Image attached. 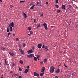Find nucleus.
I'll return each instance as SVG.
<instances>
[{"label": "nucleus", "mask_w": 78, "mask_h": 78, "mask_svg": "<svg viewBox=\"0 0 78 78\" xmlns=\"http://www.w3.org/2000/svg\"><path fill=\"white\" fill-rule=\"evenodd\" d=\"M42 16H44V15H43V14H41L40 16V17H42Z\"/></svg>", "instance_id": "79ce46f5"}, {"label": "nucleus", "mask_w": 78, "mask_h": 78, "mask_svg": "<svg viewBox=\"0 0 78 78\" xmlns=\"http://www.w3.org/2000/svg\"><path fill=\"white\" fill-rule=\"evenodd\" d=\"M54 27H55V26H51V28H53Z\"/></svg>", "instance_id": "3c124183"}, {"label": "nucleus", "mask_w": 78, "mask_h": 78, "mask_svg": "<svg viewBox=\"0 0 78 78\" xmlns=\"http://www.w3.org/2000/svg\"><path fill=\"white\" fill-rule=\"evenodd\" d=\"M19 76V75L18 74H16L15 73L13 74L12 75V77H14V76H15L16 77V76Z\"/></svg>", "instance_id": "0eeeda50"}, {"label": "nucleus", "mask_w": 78, "mask_h": 78, "mask_svg": "<svg viewBox=\"0 0 78 78\" xmlns=\"http://www.w3.org/2000/svg\"><path fill=\"white\" fill-rule=\"evenodd\" d=\"M9 55H11V56H13L14 55V54L13 53H12L11 52H9Z\"/></svg>", "instance_id": "f3484780"}, {"label": "nucleus", "mask_w": 78, "mask_h": 78, "mask_svg": "<svg viewBox=\"0 0 78 78\" xmlns=\"http://www.w3.org/2000/svg\"><path fill=\"white\" fill-rule=\"evenodd\" d=\"M41 27V25L40 24H38L37 25V28H39Z\"/></svg>", "instance_id": "a211bd4d"}, {"label": "nucleus", "mask_w": 78, "mask_h": 78, "mask_svg": "<svg viewBox=\"0 0 78 78\" xmlns=\"http://www.w3.org/2000/svg\"><path fill=\"white\" fill-rule=\"evenodd\" d=\"M34 22H36V18L34 19Z\"/></svg>", "instance_id": "f704fd0d"}, {"label": "nucleus", "mask_w": 78, "mask_h": 78, "mask_svg": "<svg viewBox=\"0 0 78 78\" xmlns=\"http://www.w3.org/2000/svg\"><path fill=\"white\" fill-rule=\"evenodd\" d=\"M27 29L29 31H31V26L28 27Z\"/></svg>", "instance_id": "9d476101"}, {"label": "nucleus", "mask_w": 78, "mask_h": 78, "mask_svg": "<svg viewBox=\"0 0 78 78\" xmlns=\"http://www.w3.org/2000/svg\"><path fill=\"white\" fill-rule=\"evenodd\" d=\"M55 78H58V76H56L55 77Z\"/></svg>", "instance_id": "5fc2aeb1"}, {"label": "nucleus", "mask_w": 78, "mask_h": 78, "mask_svg": "<svg viewBox=\"0 0 78 78\" xmlns=\"http://www.w3.org/2000/svg\"><path fill=\"white\" fill-rule=\"evenodd\" d=\"M44 72L40 73V76H44Z\"/></svg>", "instance_id": "1a4fd4ad"}, {"label": "nucleus", "mask_w": 78, "mask_h": 78, "mask_svg": "<svg viewBox=\"0 0 78 78\" xmlns=\"http://www.w3.org/2000/svg\"><path fill=\"white\" fill-rule=\"evenodd\" d=\"M9 27H14V25L13 22H12L11 23H10V25H9Z\"/></svg>", "instance_id": "20e7f679"}, {"label": "nucleus", "mask_w": 78, "mask_h": 78, "mask_svg": "<svg viewBox=\"0 0 78 78\" xmlns=\"http://www.w3.org/2000/svg\"><path fill=\"white\" fill-rule=\"evenodd\" d=\"M13 36H15V34H13Z\"/></svg>", "instance_id": "052dcab7"}, {"label": "nucleus", "mask_w": 78, "mask_h": 78, "mask_svg": "<svg viewBox=\"0 0 78 78\" xmlns=\"http://www.w3.org/2000/svg\"><path fill=\"white\" fill-rule=\"evenodd\" d=\"M37 4V5L39 6H41V3H40L39 2H37V4Z\"/></svg>", "instance_id": "f8f14e48"}, {"label": "nucleus", "mask_w": 78, "mask_h": 78, "mask_svg": "<svg viewBox=\"0 0 78 78\" xmlns=\"http://www.w3.org/2000/svg\"><path fill=\"white\" fill-rule=\"evenodd\" d=\"M12 27H10V31H12Z\"/></svg>", "instance_id": "393cba45"}, {"label": "nucleus", "mask_w": 78, "mask_h": 78, "mask_svg": "<svg viewBox=\"0 0 78 78\" xmlns=\"http://www.w3.org/2000/svg\"><path fill=\"white\" fill-rule=\"evenodd\" d=\"M19 70H20V71H22V69H21V68L19 67Z\"/></svg>", "instance_id": "c85d7f7f"}, {"label": "nucleus", "mask_w": 78, "mask_h": 78, "mask_svg": "<svg viewBox=\"0 0 78 78\" xmlns=\"http://www.w3.org/2000/svg\"><path fill=\"white\" fill-rule=\"evenodd\" d=\"M44 28L45 29H46V30H47V29H48V28H47V26H46L44 27Z\"/></svg>", "instance_id": "e433bc0d"}, {"label": "nucleus", "mask_w": 78, "mask_h": 78, "mask_svg": "<svg viewBox=\"0 0 78 78\" xmlns=\"http://www.w3.org/2000/svg\"><path fill=\"white\" fill-rule=\"evenodd\" d=\"M33 34V31H31L30 32V34Z\"/></svg>", "instance_id": "58836bf2"}, {"label": "nucleus", "mask_w": 78, "mask_h": 78, "mask_svg": "<svg viewBox=\"0 0 78 78\" xmlns=\"http://www.w3.org/2000/svg\"><path fill=\"white\" fill-rule=\"evenodd\" d=\"M32 49L34 50H35V48H34V47L33 46L32 47Z\"/></svg>", "instance_id": "a19ab883"}, {"label": "nucleus", "mask_w": 78, "mask_h": 78, "mask_svg": "<svg viewBox=\"0 0 78 78\" xmlns=\"http://www.w3.org/2000/svg\"><path fill=\"white\" fill-rule=\"evenodd\" d=\"M1 50H2L3 51H5V48L2 47L1 48Z\"/></svg>", "instance_id": "a878e982"}, {"label": "nucleus", "mask_w": 78, "mask_h": 78, "mask_svg": "<svg viewBox=\"0 0 78 78\" xmlns=\"http://www.w3.org/2000/svg\"><path fill=\"white\" fill-rule=\"evenodd\" d=\"M40 3H41V1H40Z\"/></svg>", "instance_id": "69168bd1"}, {"label": "nucleus", "mask_w": 78, "mask_h": 78, "mask_svg": "<svg viewBox=\"0 0 78 78\" xmlns=\"http://www.w3.org/2000/svg\"><path fill=\"white\" fill-rule=\"evenodd\" d=\"M38 60H39V58H38Z\"/></svg>", "instance_id": "0e129e2a"}, {"label": "nucleus", "mask_w": 78, "mask_h": 78, "mask_svg": "<svg viewBox=\"0 0 78 78\" xmlns=\"http://www.w3.org/2000/svg\"><path fill=\"white\" fill-rule=\"evenodd\" d=\"M46 5H47V4H48V2H46Z\"/></svg>", "instance_id": "4d7b16f0"}, {"label": "nucleus", "mask_w": 78, "mask_h": 78, "mask_svg": "<svg viewBox=\"0 0 78 78\" xmlns=\"http://www.w3.org/2000/svg\"><path fill=\"white\" fill-rule=\"evenodd\" d=\"M60 53H62V51H60Z\"/></svg>", "instance_id": "864d4df0"}, {"label": "nucleus", "mask_w": 78, "mask_h": 78, "mask_svg": "<svg viewBox=\"0 0 78 78\" xmlns=\"http://www.w3.org/2000/svg\"><path fill=\"white\" fill-rule=\"evenodd\" d=\"M27 57H28V58H31L32 57H34V55L33 54H30L28 55Z\"/></svg>", "instance_id": "7ed1b4c3"}, {"label": "nucleus", "mask_w": 78, "mask_h": 78, "mask_svg": "<svg viewBox=\"0 0 78 78\" xmlns=\"http://www.w3.org/2000/svg\"><path fill=\"white\" fill-rule=\"evenodd\" d=\"M38 48H41L42 47V44H38L37 46Z\"/></svg>", "instance_id": "4468645a"}, {"label": "nucleus", "mask_w": 78, "mask_h": 78, "mask_svg": "<svg viewBox=\"0 0 78 78\" xmlns=\"http://www.w3.org/2000/svg\"><path fill=\"white\" fill-rule=\"evenodd\" d=\"M60 12H61V10H58V11H57V13H59Z\"/></svg>", "instance_id": "cd10ccee"}, {"label": "nucleus", "mask_w": 78, "mask_h": 78, "mask_svg": "<svg viewBox=\"0 0 78 78\" xmlns=\"http://www.w3.org/2000/svg\"><path fill=\"white\" fill-rule=\"evenodd\" d=\"M55 2L56 3H58V0H55Z\"/></svg>", "instance_id": "4c0bfd02"}, {"label": "nucleus", "mask_w": 78, "mask_h": 78, "mask_svg": "<svg viewBox=\"0 0 78 78\" xmlns=\"http://www.w3.org/2000/svg\"><path fill=\"white\" fill-rule=\"evenodd\" d=\"M30 34H28V36H31Z\"/></svg>", "instance_id": "13d9d810"}, {"label": "nucleus", "mask_w": 78, "mask_h": 78, "mask_svg": "<svg viewBox=\"0 0 78 78\" xmlns=\"http://www.w3.org/2000/svg\"><path fill=\"white\" fill-rule=\"evenodd\" d=\"M62 8L63 9H66V6L63 5L62 6Z\"/></svg>", "instance_id": "6e6552de"}, {"label": "nucleus", "mask_w": 78, "mask_h": 78, "mask_svg": "<svg viewBox=\"0 0 78 78\" xmlns=\"http://www.w3.org/2000/svg\"><path fill=\"white\" fill-rule=\"evenodd\" d=\"M55 70V67L52 66L50 69V72L51 73H53Z\"/></svg>", "instance_id": "f03ea898"}, {"label": "nucleus", "mask_w": 78, "mask_h": 78, "mask_svg": "<svg viewBox=\"0 0 78 78\" xmlns=\"http://www.w3.org/2000/svg\"><path fill=\"white\" fill-rule=\"evenodd\" d=\"M16 41H19V39H18V38H16Z\"/></svg>", "instance_id": "49530a36"}, {"label": "nucleus", "mask_w": 78, "mask_h": 78, "mask_svg": "<svg viewBox=\"0 0 78 78\" xmlns=\"http://www.w3.org/2000/svg\"><path fill=\"white\" fill-rule=\"evenodd\" d=\"M12 7H13V6H12V5H11L10 6V8H12Z\"/></svg>", "instance_id": "37998d69"}, {"label": "nucleus", "mask_w": 78, "mask_h": 78, "mask_svg": "<svg viewBox=\"0 0 78 78\" xmlns=\"http://www.w3.org/2000/svg\"><path fill=\"white\" fill-rule=\"evenodd\" d=\"M0 65H1V63H0Z\"/></svg>", "instance_id": "338daca9"}, {"label": "nucleus", "mask_w": 78, "mask_h": 78, "mask_svg": "<svg viewBox=\"0 0 78 78\" xmlns=\"http://www.w3.org/2000/svg\"><path fill=\"white\" fill-rule=\"evenodd\" d=\"M64 66H65V67H67V66H66L65 64L64 65Z\"/></svg>", "instance_id": "c03bdc74"}, {"label": "nucleus", "mask_w": 78, "mask_h": 78, "mask_svg": "<svg viewBox=\"0 0 78 78\" xmlns=\"http://www.w3.org/2000/svg\"><path fill=\"white\" fill-rule=\"evenodd\" d=\"M44 62H47V60L46 58H45L44 60Z\"/></svg>", "instance_id": "c9c22d12"}, {"label": "nucleus", "mask_w": 78, "mask_h": 78, "mask_svg": "<svg viewBox=\"0 0 78 78\" xmlns=\"http://www.w3.org/2000/svg\"><path fill=\"white\" fill-rule=\"evenodd\" d=\"M40 50L41 51V50H42V49H40Z\"/></svg>", "instance_id": "e2e57ef3"}, {"label": "nucleus", "mask_w": 78, "mask_h": 78, "mask_svg": "<svg viewBox=\"0 0 78 78\" xmlns=\"http://www.w3.org/2000/svg\"><path fill=\"white\" fill-rule=\"evenodd\" d=\"M5 61V64L6 65H8V63H7V62H6V58H5L4 59Z\"/></svg>", "instance_id": "412c9836"}, {"label": "nucleus", "mask_w": 78, "mask_h": 78, "mask_svg": "<svg viewBox=\"0 0 78 78\" xmlns=\"http://www.w3.org/2000/svg\"><path fill=\"white\" fill-rule=\"evenodd\" d=\"M7 32H9V28L8 27L7 29Z\"/></svg>", "instance_id": "2f4dec72"}, {"label": "nucleus", "mask_w": 78, "mask_h": 78, "mask_svg": "<svg viewBox=\"0 0 78 78\" xmlns=\"http://www.w3.org/2000/svg\"><path fill=\"white\" fill-rule=\"evenodd\" d=\"M42 48H44V50L45 51H48V48L47 46H45V45H43Z\"/></svg>", "instance_id": "f257e3e1"}, {"label": "nucleus", "mask_w": 78, "mask_h": 78, "mask_svg": "<svg viewBox=\"0 0 78 78\" xmlns=\"http://www.w3.org/2000/svg\"><path fill=\"white\" fill-rule=\"evenodd\" d=\"M61 72H62V70H61Z\"/></svg>", "instance_id": "680f3d73"}, {"label": "nucleus", "mask_w": 78, "mask_h": 78, "mask_svg": "<svg viewBox=\"0 0 78 78\" xmlns=\"http://www.w3.org/2000/svg\"><path fill=\"white\" fill-rule=\"evenodd\" d=\"M25 2V1H20V3H24Z\"/></svg>", "instance_id": "72a5a7b5"}, {"label": "nucleus", "mask_w": 78, "mask_h": 78, "mask_svg": "<svg viewBox=\"0 0 78 78\" xmlns=\"http://www.w3.org/2000/svg\"><path fill=\"white\" fill-rule=\"evenodd\" d=\"M60 72V70H59V69L58 68V70L56 71L55 72L56 73H59Z\"/></svg>", "instance_id": "2eb2a0df"}, {"label": "nucleus", "mask_w": 78, "mask_h": 78, "mask_svg": "<svg viewBox=\"0 0 78 78\" xmlns=\"http://www.w3.org/2000/svg\"><path fill=\"white\" fill-rule=\"evenodd\" d=\"M7 34L8 35V36H9V35H10V34H11V33H10V32L8 33H7Z\"/></svg>", "instance_id": "473e14b6"}, {"label": "nucleus", "mask_w": 78, "mask_h": 78, "mask_svg": "<svg viewBox=\"0 0 78 78\" xmlns=\"http://www.w3.org/2000/svg\"><path fill=\"white\" fill-rule=\"evenodd\" d=\"M28 72V69H26L24 71L25 73H27Z\"/></svg>", "instance_id": "dca6fc26"}, {"label": "nucleus", "mask_w": 78, "mask_h": 78, "mask_svg": "<svg viewBox=\"0 0 78 78\" xmlns=\"http://www.w3.org/2000/svg\"><path fill=\"white\" fill-rule=\"evenodd\" d=\"M10 73H13V72H12V71H10Z\"/></svg>", "instance_id": "8fccbe9b"}, {"label": "nucleus", "mask_w": 78, "mask_h": 78, "mask_svg": "<svg viewBox=\"0 0 78 78\" xmlns=\"http://www.w3.org/2000/svg\"><path fill=\"white\" fill-rule=\"evenodd\" d=\"M55 5L57 8H58L59 7V5H58L57 4H55Z\"/></svg>", "instance_id": "5701e85b"}, {"label": "nucleus", "mask_w": 78, "mask_h": 78, "mask_svg": "<svg viewBox=\"0 0 78 78\" xmlns=\"http://www.w3.org/2000/svg\"><path fill=\"white\" fill-rule=\"evenodd\" d=\"M27 52H28V53H33V50H32V49H30V50L27 51Z\"/></svg>", "instance_id": "423d86ee"}, {"label": "nucleus", "mask_w": 78, "mask_h": 78, "mask_svg": "<svg viewBox=\"0 0 78 78\" xmlns=\"http://www.w3.org/2000/svg\"><path fill=\"white\" fill-rule=\"evenodd\" d=\"M20 51L21 53L22 54H24V52H23V50H22V49H21V50Z\"/></svg>", "instance_id": "b1692460"}, {"label": "nucleus", "mask_w": 78, "mask_h": 78, "mask_svg": "<svg viewBox=\"0 0 78 78\" xmlns=\"http://www.w3.org/2000/svg\"><path fill=\"white\" fill-rule=\"evenodd\" d=\"M19 50H20V51H21V50H22V49H19Z\"/></svg>", "instance_id": "bf43d9fd"}, {"label": "nucleus", "mask_w": 78, "mask_h": 78, "mask_svg": "<svg viewBox=\"0 0 78 78\" xmlns=\"http://www.w3.org/2000/svg\"><path fill=\"white\" fill-rule=\"evenodd\" d=\"M14 65H15V64H14V63H12V67H13V66H14Z\"/></svg>", "instance_id": "a18cd8bd"}, {"label": "nucleus", "mask_w": 78, "mask_h": 78, "mask_svg": "<svg viewBox=\"0 0 78 78\" xmlns=\"http://www.w3.org/2000/svg\"><path fill=\"white\" fill-rule=\"evenodd\" d=\"M29 67H30L29 66H28L27 67V69H29Z\"/></svg>", "instance_id": "09e8293b"}, {"label": "nucleus", "mask_w": 78, "mask_h": 78, "mask_svg": "<svg viewBox=\"0 0 78 78\" xmlns=\"http://www.w3.org/2000/svg\"><path fill=\"white\" fill-rule=\"evenodd\" d=\"M34 75L35 76H37V77H38L39 76V74L37 73H36V72H34Z\"/></svg>", "instance_id": "39448f33"}, {"label": "nucleus", "mask_w": 78, "mask_h": 78, "mask_svg": "<svg viewBox=\"0 0 78 78\" xmlns=\"http://www.w3.org/2000/svg\"><path fill=\"white\" fill-rule=\"evenodd\" d=\"M40 64H43V62H40Z\"/></svg>", "instance_id": "de8ad7c7"}, {"label": "nucleus", "mask_w": 78, "mask_h": 78, "mask_svg": "<svg viewBox=\"0 0 78 78\" xmlns=\"http://www.w3.org/2000/svg\"><path fill=\"white\" fill-rule=\"evenodd\" d=\"M37 58L38 59V58H40V55H37Z\"/></svg>", "instance_id": "7c9ffc66"}, {"label": "nucleus", "mask_w": 78, "mask_h": 78, "mask_svg": "<svg viewBox=\"0 0 78 78\" xmlns=\"http://www.w3.org/2000/svg\"><path fill=\"white\" fill-rule=\"evenodd\" d=\"M22 13L23 14V15H24V18H26L27 17V15H26V14H25V13L23 12H22Z\"/></svg>", "instance_id": "ddd939ff"}, {"label": "nucleus", "mask_w": 78, "mask_h": 78, "mask_svg": "<svg viewBox=\"0 0 78 78\" xmlns=\"http://www.w3.org/2000/svg\"><path fill=\"white\" fill-rule=\"evenodd\" d=\"M63 54H65V53H67V52L66 51H64L63 53Z\"/></svg>", "instance_id": "ea45409f"}, {"label": "nucleus", "mask_w": 78, "mask_h": 78, "mask_svg": "<svg viewBox=\"0 0 78 78\" xmlns=\"http://www.w3.org/2000/svg\"><path fill=\"white\" fill-rule=\"evenodd\" d=\"M0 2H3V1H2V0H0Z\"/></svg>", "instance_id": "6e6d98bb"}, {"label": "nucleus", "mask_w": 78, "mask_h": 78, "mask_svg": "<svg viewBox=\"0 0 78 78\" xmlns=\"http://www.w3.org/2000/svg\"><path fill=\"white\" fill-rule=\"evenodd\" d=\"M25 45H26V44L23 43V47H25Z\"/></svg>", "instance_id": "c756f323"}, {"label": "nucleus", "mask_w": 78, "mask_h": 78, "mask_svg": "<svg viewBox=\"0 0 78 78\" xmlns=\"http://www.w3.org/2000/svg\"><path fill=\"white\" fill-rule=\"evenodd\" d=\"M35 6V5H34L32 6L31 7H30V9H33V8H34Z\"/></svg>", "instance_id": "6ab92c4d"}, {"label": "nucleus", "mask_w": 78, "mask_h": 78, "mask_svg": "<svg viewBox=\"0 0 78 78\" xmlns=\"http://www.w3.org/2000/svg\"><path fill=\"white\" fill-rule=\"evenodd\" d=\"M45 67H42V69L41 72H44V71H45Z\"/></svg>", "instance_id": "9b49d317"}, {"label": "nucleus", "mask_w": 78, "mask_h": 78, "mask_svg": "<svg viewBox=\"0 0 78 78\" xmlns=\"http://www.w3.org/2000/svg\"><path fill=\"white\" fill-rule=\"evenodd\" d=\"M18 78H22V76H19L18 77Z\"/></svg>", "instance_id": "603ef678"}, {"label": "nucleus", "mask_w": 78, "mask_h": 78, "mask_svg": "<svg viewBox=\"0 0 78 78\" xmlns=\"http://www.w3.org/2000/svg\"><path fill=\"white\" fill-rule=\"evenodd\" d=\"M43 26L44 27H45L47 26V24L45 23H44L43 24Z\"/></svg>", "instance_id": "aec40b11"}, {"label": "nucleus", "mask_w": 78, "mask_h": 78, "mask_svg": "<svg viewBox=\"0 0 78 78\" xmlns=\"http://www.w3.org/2000/svg\"><path fill=\"white\" fill-rule=\"evenodd\" d=\"M20 64H23V61H22V60H20Z\"/></svg>", "instance_id": "bb28decb"}, {"label": "nucleus", "mask_w": 78, "mask_h": 78, "mask_svg": "<svg viewBox=\"0 0 78 78\" xmlns=\"http://www.w3.org/2000/svg\"><path fill=\"white\" fill-rule=\"evenodd\" d=\"M34 61H36L37 60V58L36 57H34Z\"/></svg>", "instance_id": "4be33fe9"}]
</instances>
